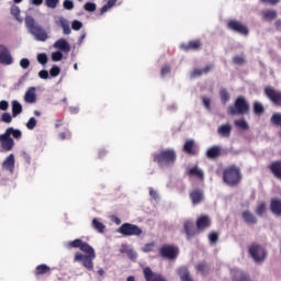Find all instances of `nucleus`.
I'll return each mask as SVG.
<instances>
[{"mask_svg": "<svg viewBox=\"0 0 281 281\" xmlns=\"http://www.w3.org/2000/svg\"><path fill=\"white\" fill-rule=\"evenodd\" d=\"M4 133H8L9 137L12 135L14 139H21L23 137L21 130H14V127H8Z\"/></svg>", "mask_w": 281, "mask_h": 281, "instance_id": "29", "label": "nucleus"}, {"mask_svg": "<svg viewBox=\"0 0 281 281\" xmlns=\"http://www.w3.org/2000/svg\"><path fill=\"white\" fill-rule=\"evenodd\" d=\"M80 251H83V254H86V256L95 255V250L93 249V247H91V245H89L88 243H85V241L81 245Z\"/></svg>", "mask_w": 281, "mask_h": 281, "instance_id": "36", "label": "nucleus"}, {"mask_svg": "<svg viewBox=\"0 0 281 281\" xmlns=\"http://www.w3.org/2000/svg\"><path fill=\"white\" fill-rule=\"evenodd\" d=\"M183 150L188 155H194V153H195L194 151V140L193 139L187 140L184 143Z\"/></svg>", "mask_w": 281, "mask_h": 281, "instance_id": "34", "label": "nucleus"}, {"mask_svg": "<svg viewBox=\"0 0 281 281\" xmlns=\"http://www.w3.org/2000/svg\"><path fill=\"white\" fill-rule=\"evenodd\" d=\"M11 106H12V117H16L18 115H21L23 113V105H21L19 101L13 100L11 102Z\"/></svg>", "mask_w": 281, "mask_h": 281, "instance_id": "25", "label": "nucleus"}, {"mask_svg": "<svg viewBox=\"0 0 281 281\" xmlns=\"http://www.w3.org/2000/svg\"><path fill=\"white\" fill-rule=\"evenodd\" d=\"M209 240L212 245H216L218 243V234L216 233H210L209 234Z\"/></svg>", "mask_w": 281, "mask_h": 281, "instance_id": "54", "label": "nucleus"}, {"mask_svg": "<svg viewBox=\"0 0 281 281\" xmlns=\"http://www.w3.org/2000/svg\"><path fill=\"white\" fill-rule=\"evenodd\" d=\"M117 232L123 236H142L143 234V231L139 226L131 223L122 224Z\"/></svg>", "mask_w": 281, "mask_h": 281, "instance_id": "6", "label": "nucleus"}, {"mask_svg": "<svg viewBox=\"0 0 281 281\" xmlns=\"http://www.w3.org/2000/svg\"><path fill=\"white\" fill-rule=\"evenodd\" d=\"M155 247V241H151L149 244H146L144 247H143V251L145 254H148L149 251H153V248Z\"/></svg>", "mask_w": 281, "mask_h": 281, "instance_id": "57", "label": "nucleus"}, {"mask_svg": "<svg viewBox=\"0 0 281 281\" xmlns=\"http://www.w3.org/2000/svg\"><path fill=\"white\" fill-rule=\"evenodd\" d=\"M262 16L265 21H273L277 19L278 12H276L274 10H266L262 11Z\"/></svg>", "mask_w": 281, "mask_h": 281, "instance_id": "31", "label": "nucleus"}, {"mask_svg": "<svg viewBox=\"0 0 281 281\" xmlns=\"http://www.w3.org/2000/svg\"><path fill=\"white\" fill-rule=\"evenodd\" d=\"M0 120L4 124H11L12 123V114H10V112H4V113H2Z\"/></svg>", "mask_w": 281, "mask_h": 281, "instance_id": "46", "label": "nucleus"}, {"mask_svg": "<svg viewBox=\"0 0 281 281\" xmlns=\"http://www.w3.org/2000/svg\"><path fill=\"white\" fill-rule=\"evenodd\" d=\"M160 256L168 260H175L179 256V248L170 245H165L160 248Z\"/></svg>", "mask_w": 281, "mask_h": 281, "instance_id": "8", "label": "nucleus"}, {"mask_svg": "<svg viewBox=\"0 0 281 281\" xmlns=\"http://www.w3.org/2000/svg\"><path fill=\"white\" fill-rule=\"evenodd\" d=\"M206 156L209 157V159H216V157L221 156V147L213 146L209 148L206 151Z\"/></svg>", "mask_w": 281, "mask_h": 281, "instance_id": "27", "label": "nucleus"}, {"mask_svg": "<svg viewBox=\"0 0 281 281\" xmlns=\"http://www.w3.org/2000/svg\"><path fill=\"white\" fill-rule=\"evenodd\" d=\"M121 254H127L130 260H137V252L126 246L122 247Z\"/></svg>", "mask_w": 281, "mask_h": 281, "instance_id": "30", "label": "nucleus"}, {"mask_svg": "<svg viewBox=\"0 0 281 281\" xmlns=\"http://www.w3.org/2000/svg\"><path fill=\"white\" fill-rule=\"evenodd\" d=\"M217 135H221V137H231V135H232V125L229 123L221 125L217 128Z\"/></svg>", "mask_w": 281, "mask_h": 281, "instance_id": "21", "label": "nucleus"}, {"mask_svg": "<svg viewBox=\"0 0 281 281\" xmlns=\"http://www.w3.org/2000/svg\"><path fill=\"white\" fill-rule=\"evenodd\" d=\"M49 75L53 78H56L57 76H60V68L58 66H53L49 70Z\"/></svg>", "mask_w": 281, "mask_h": 281, "instance_id": "52", "label": "nucleus"}, {"mask_svg": "<svg viewBox=\"0 0 281 281\" xmlns=\"http://www.w3.org/2000/svg\"><path fill=\"white\" fill-rule=\"evenodd\" d=\"M55 49H59L60 52H65L66 54L71 52V46L69 45V42H67L64 38L58 40L54 43Z\"/></svg>", "mask_w": 281, "mask_h": 281, "instance_id": "16", "label": "nucleus"}, {"mask_svg": "<svg viewBox=\"0 0 281 281\" xmlns=\"http://www.w3.org/2000/svg\"><path fill=\"white\" fill-rule=\"evenodd\" d=\"M178 273L181 281H194L192 279V276H190V271L186 267H181L180 269H178Z\"/></svg>", "mask_w": 281, "mask_h": 281, "instance_id": "26", "label": "nucleus"}, {"mask_svg": "<svg viewBox=\"0 0 281 281\" xmlns=\"http://www.w3.org/2000/svg\"><path fill=\"white\" fill-rule=\"evenodd\" d=\"M190 199L193 203V205H199L204 199L203 191L202 190H194L190 193Z\"/></svg>", "mask_w": 281, "mask_h": 281, "instance_id": "20", "label": "nucleus"}, {"mask_svg": "<svg viewBox=\"0 0 281 281\" xmlns=\"http://www.w3.org/2000/svg\"><path fill=\"white\" fill-rule=\"evenodd\" d=\"M0 145L3 150L10 151L14 148V138H11L8 133H3L0 135Z\"/></svg>", "mask_w": 281, "mask_h": 281, "instance_id": "13", "label": "nucleus"}, {"mask_svg": "<svg viewBox=\"0 0 281 281\" xmlns=\"http://www.w3.org/2000/svg\"><path fill=\"white\" fill-rule=\"evenodd\" d=\"M26 128H29V131H34V128H36V119L35 117H31L27 121Z\"/></svg>", "mask_w": 281, "mask_h": 281, "instance_id": "51", "label": "nucleus"}, {"mask_svg": "<svg viewBox=\"0 0 281 281\" xmlns=\"http://www.w3.org/2000/svg\"><path fill=\"white\" fill-rule=\"evenodd\" d=\"M271 124L274 126H281V113H274L270 119Z\"/></svg>", "mask_w": 281, "mask_h": 281, "instance_id": "45", "label": "nucleus"}, {"mask_svg": "<svg viewBox=\"0 0 281 281\" xmlns=\"http://www.w3.org/2000/svg\"><path fill=\"white\" fill-rule=\"evenodd\" d=\"M25 27L35 37V41H47V32L43 29L32 15H26L24 19Z\"/></svg>", "mask_w": 281, "mask_h": 281, "instance_id": "1", "label": "nucleus"}, {"mask_svg": "<svg viewBox=\"0 0 281 281\" xmlns=\"http://www.w3.org/2000/svg\"><path fill=\"white\" fill-rule=\"evenodd\" d=\"M256 215L257 216H263L265 212H267V204H265V202H261L257 209H256Z\"/></svg>", "mask_w": 281, "mask_h": 281, "instance_id": "43", "label": "nucleus"}, {"mask_svg": "<svg viewBox=\"0 0 281 281\" xmlns=\"http://www.w3.org/2000/svg\"><path fill=\"white\" fill-rule=\"evenodd\" d=\"M168 74H170V66H165L161 69V76H168Z\"/></svg>", "mask_w": 281, "mask_h": 281, "instance_id": "62", "label": "nucleus"}, {"mask_svg": "<svg viewBox=\"0 0 281 281\" xmlns=\"http://www.w3.org/2000/svg\"><path fill=\"white\" fill-rule=\"evenodd\" d=\"M270 170L277 177V179L281 180V161H276L270 165Z\"/></svg>", "mask_w": 281, "mask_h": 281, "instance_id": "28", "label": "nucleus"}, {"mask_svg": "<svg viewBox=\"0 0 281 281\" xmlns=\"http://www.w3.org/2000/svg\"><path fill=\"white\" fill-rule=\"evenodd\" d=\"M10 10L12 16H14V19L19 21V23H23V19H21V9L18 5H12Z\"/></svg>", "mask_w": 281, "mask_h": 281, "instance_id": "37", "label": "nucleus"}, {"mask_svg": "<svg viewBox=\"0 0 281 281\" xmlns=\"http://www.w3.org/2000/svg\"><path fill=\"white\" fill-rule=\"evenodd\" d=\"M189 175L191 177H198V179H203V177H205V173H203V170L199 167H192L189 169Z\"/></svg>", "mask_w": 281, "mask_h": 281, "instance_id": "32", "label": "nucleus"}, {"mask_svg": "<svg viewBox=\"0 0 281 281\" xmlns=\"http://www.w3.org/2000/svg\"><path fill=\"white\" fill-rule=\"evenodd\" d=\"M149 196H153V199H157V192L153 190V188H149Z\"/></svg>", "mask_w": 281, "mask_h": 281, "instance_id": "63", "label": "nucleus"}, {"mask_svg": "<svg viewBox=\"0 0 281 281\" xmlns=\"http://www.w3.org/2000/svg\"><path fill=\"white\" fill-rule=\"evenodd\" d=\"M243 218L248 225H256V223H258V218H256V215H254V213L249 211L243 212Z\"/></svg>", "mask_w": 281, "mask_h": 281, "instance_id": "24", "label": "nucleus"}, {"mask_svg": "<svg viewBox=\"0 0 281 281\" xmlns=\"http://www.w3.org/2000/svg\"><path fill=\"white\" fill-rule=\"evenodd\" d=\"M92 227L99 232V234H104V229H106V226L102 224V222H99L98 218L92 220Z\"/></svg>", "mask_w": 281, "mask_h": 281, "instance_id": "33", "label": "nucleus"}, {"mask_svg": "<svg viewBox=\"0 0 281 281\" xmlns=\"http://www.w3.org/2000/svg\"><path fill=\"white\" fill-rule=\"evenodd\" d=\"M59 3L60 0H45L46 8H49L50 10H56Z\"/></svg>", "mask_w": 281, "mask_h": 281, "instance_id": "44", "label": "nucleus"}, {"mask_svg": "<svg viewBox=\"0 0 281 281\" xmlns=\"http://www.w3.org/2000/svg\"><path fill=\"white\" fill-rule=\"evenodd\" d=\"M228 27L233 32H237V34H241L243 36H247V34H249V29L247 27V25L243 24L238 20H231L228 22Z\"/></svg>", "mask_w": 281, "mask_h": 281, "instance_id": "9", "label": "nucleus"}, {"mask_svg": "<svg viewBox=\"0 0 281 281\" xmlns=\"http://www.w3.org/2000/svg\"><path fill=\"white\" fill-rule=\"evenodd\" d=\"M71 27L72 30H75V32H79V30H82V22L74 20L71 23Z\"/></svg>", "mask_w": 281, "mask_h": 281, "instance_id": "53", "label": "nucleus"}, {"mask_svg": "<svg viewBox=\"0 0 281 281\" xmlns=\"http://www.w3.org/2000/svg\"><path fill=\"white\" fill-rule=\"evenodd\" d=\"M202 102H203L205 109H207V111H210L211 104H212V101L210 100V98L203 97V98H202Z\"/></svg>", "mask_w": 281, "mask_h": 281, "instance_id": "59", "label": "nucleus"}, {"mask_svg": "<svg viewBox=\"0 0 281 281\" xmlns=\"http://www.w3.org/2000/svg\"><path fill=\"white\" fill-rule=\"evenodd\" d=\"M32 5H43V0H31Z\"/></svg>", "mask_w": 281, "mask_h": 281, "instance_id": "64", "label": "nucleus"}, {"mask_svg": "<svg viewBox=\"0 0 281 281\" xmlns=\"http://www.w3.org/2000/svg\"><path fill=\"white\" fill-rule=\"evenodd\" d=\"M24 101L27 104H34L36 102V88L35 87H30L27 91L24 94Z\"/></svg>", "mask_w": 281, "mask_h": 281, "instance_id": "17", "label": "nucleus"}, {"mask_svg": "<svg viewBox=\"0 0 281 281\" xmlns=\"http://www.w3.org/2000/svg\"><path fill=\"white\" fill-rule=\"evenodd\" d=\"M254 113L255 115H262L265 113V105L262 103L255 101L254 102Z\"/></svg>", "mask_w": 281, "mask_h": 281, "instance_id": "39", "label": "nucleus"}, {"mask_svg": "<svg viewBox=\"0 0 281 281\" xmlns=\"http://www.w3.org/2000/svg\"><path fill=\"white\" fill-rule=\"evenodd\" d=\"M248 254L250 258H252L254 262H256V265H262V262L267 260L268 252H267V249L262 247V245H259V244L250 245L248 248Z\"/></svg>", "mask_w": 281, "mask_h": 281, "instance_id": "4", "label": "nucleus"}, {"mask_svg": "<svg viewBox=\"0 0 281 281\" xmlns=\"http://www.w3.org/2000/svg\"><path fill=\"white\" fill-rule=\"evenodd\" d=\"M213 67L214 66H212V65H207L204 68H195L191 72V78H199V76H205V75L210 74V71H212Z\"/></svg>", "mask_w": 281, "mask_h": 281, "instance_id": "19", "label": "nucleus"}, {"mask_svg": "<svg viewBox=\"0 0 281 281\" xmlns=\"http://www.w3.org/2000/svg\"><path fill=\"white\" fill-rule=\"evenodd\" d=\"M240 179L243 177L240 176V168L236 166H231L223 171V181L227 186L234 187L238 186L240 183Z\"/></svg>", "mask_w": 281, "mask_h": 281, "instance_id": "2", "label": "nucleus"}, {"mask_svg": "<svg viewBox=\"0 0 281 281\" xmlns=\"http://www.w3.org/2000/svg\"><path fill=\"white\" fill-rule=\"evenodd\" d=\"M234 123L237 128H241V131H249V124L244 119L236 120Z\"/></svg>", "mask_w": 281, "mask_h": 281, "instance_id": "40", "label": "nucleus"}, {"mask_svg": "<svg viewBox=\"0 0 281 281\" xmlns=\"http://www.w3.org/2000/svg\"><path fill=\"white\" fill-rule=\"evenodd\" d=\"M20 67H21L22 69H29V68H30V59H27V58H22V59L20 60Z\"/></svg>", "mask_w": 281, "mask_h": 281, "instance_id": "56", "label": "nucleus"}, {"mask_svg": "<svg viewBox=\"0 0 281 281\" xmlns=\"http://www.w3.org/2000/svg\"><path fill=\"white\" fill-rule=\"evenodd\" d=\"M227 113L228 115H247L249 113V102L240 95L236 99L234 105L228 106Z\"/></svg>", "mask_w": 281, "mask_h": 281, "instance_id": "3", "label": "nucleus"}, {"mask_svg": "<svg viewBox=\"0 0 281 281\" xmlns=\"http://www.w3.org/2000/svg\"><path fill=\"white\" fill-rule=\"evenodd\" d=\"M83 243L85 241H82V239H75L74 241L69 243V247H72L75 249H81Z\"/></svg>", "mask_w": 281, "mask_h": 281, "instance_id": "49", "label": "nucleus"}, {"mask_svg": "<svg viewBox=\"0 0 281 281\" xmlns=\"http://www.w3.org/2000/svg\"><path fill=\"white\" fill-rule=\"evenodd\" d=\"M212 225V221L210 220V216L202 215L196 220V227L198 229H207Z\"/></svg>", "mask_w": 281, "mask_h": 281, "instance_id": "18", "label": "nucleus"}, {"mask_svg": "<svg viewBox=\"0 0 281 281\" xmlns=\"http://www.w3.org/2000/svg\"><path fill=\"white\" fill-rule=\"evenodd\" d=\"M60 60H63V53L57 50L55 53H52V61L53 63H58Z\"/></svg>", "mask_w": 281, "mask_h": 281, "instance_id": "48", "label": "nucleus"}, {"mask_svg": "<svg viewBox=\"0 0 281 281\" xmlns=\"http://www.w3.org/2000/svg\"><path fill=\"white\" fill-rule=\"evenodd\" d=\"M47 54L41 53L37 55V63H40V65H47Z\"/></svg>", "mask_w": 281, "mask_h": 281, "instance_id": "47", "label": "nucleus"}, {"mask_svg": "<svg viewBox=\"0 0 281 281\" xmlns=\"http://www.w3.org/2000/svg\"><path fill=\"white\" fill-rule=\"evenodd\" d=\"M63 7L65 8V10H74V1L64 0Z\"/></svg>", "mask_w": 281, "mask_h": 281, "instance_id": "55", "label": "nucleus"}, {"mask_svg": "<svg viewBox=\"0 0 281 281\" xmlns=\"http://www.w3.org/2000/svg\"><path fill=\"white\" fill-rule=\"evenodd\" d=\"M49 271H52V269L47 265H44V263L37 266L35 269L36 276H43L45 273H49Z\"/></svg>", "mask_w": 281, "mask_h": 281, "instance_id": "38", "label": "nucleus"}, {"mask_svg": "<svg viewBox=\"0 0 281 281\" xmlns=\"http://www.w3.org/2000/svg\"><path fill=\"white\" fill-rule=\"evenodd\" d=\"M38 78H41L42 80H47V78H49V72L47 70H41L38 72Z\"/></svg>", "mask_w": 281, "mask_h": 281, "instance_id": "61", "label": "nucleus"}, {"mask_svg": "<svg viewBox=\"0 0 281 281\" xmlns=\"http://www.w3.org/2000/svg\"><path fill=\"white\" fill-rule=\"evenodd\" d=\"M0 63L1 65H12L14 63V59L12 58V53H10V49L7 48L5 45L0 44Z\"/></svg>", "mask_w": 281, "mask_h": 281, "instance_id": "11", "label": "nucleus"}, {"mask_svg": "<svg viewBox=\"0 0 281 281\" xmlns=\"http://www.w3.org/2000/svg\"><path fill=\"white\" fill-rule=\"evenodd\" d=\"M83 10L86 12H95V10H98V4H95V2H86Z\"/></svg>", "mask_w": 281, "mask_h": 281, "instance_id": "42", "label": "nucleus"}, {"mask_svg": "<svg viewBox=\"0 0 281 281\" xmlns=\"http://www.w3.org/2000/svg\"><path fill=\"white\" fill-rule=\"evenodd\" d=\"M265 93L271 102H273L277 106H281V91H278L271 87L265 89Z\"/></svg>", "mask_w": 281, "mask_h": 281, "instance_id": "12", "label": "nucleus"}, {"mask_svg": "<svg viewBox=\"0 0 281 281\" xmlns=\"http://www.w3.org/2000/svg\"><path fill=\"white\" fill-rule=\"evenodd\" d=\"M14 154H10L4 161L2 162V168H4V170L10 171L11 175L14 173Z\"/></svg>", "mask_w": 281, "mask_h": 281, "instance_id": "15", "label": "nucleus"}, {"mask_svg": "<svg viewBox=\"0 0 281 281\" xmlns=\"http://www.w3.org/2000/svg\"><path fill=\"white\" fill-rule=\"evenodd\" d=\"M183 232L187 236V240H192V238L196 236V228H194V223H192L190 220L184 221Z\"/></svg>", "mask_w": 281, "mask_h": 281, "instance_id": "14", "label": "nucleus"}, {"mask_svg": "<svg viewBox=\"0 0 281 281\" xmlns=\"http://www.w3.org/2000/svg\"><path fill=\"white\" fill-rule=\"evenodd\" d=\"M270 210L276 216H281V200L274 199L270 202Z\"/></svg>", "mask_w": 281, "mask_h": 281, "instance_id": "22", "label": "nucleus"}, {"mask_svg": "<svg viewBox=\"0 0 281 281\" xmlns=\"http://www.w3.org/2000/svg\"><path fill=\"white\" fill-rule=\"evenodd\" d=\"M143 276L145 278V281H168L166 277L161 276V273L154 272L150 267L144 268Z\"/></svg>", "mask_w": 281, "mask_h": 281, "instance_id": "10", "label": "nucleus"}, {"mask_svg": "<svg viewBox=\"0 0 281 281\" xmlns=\"http://www.w3.org/2000/svg\"><path fill=\"white\" fill-rule=\"evenodd\" d=\"M196 269H198V271L205 273L207 271V263L201 262L198 265Z\"/></svg>", "mask_w": 281, "mask_h": 281, "instance_id": "58", "label": "nucleus"}, {"mask_svg": "<svg viewBox=\"0 0 281 281\" xmlns=\"http://www.w3.org/2000/svg\"><path fill=\"white\" fill-rule=\"evenodd\" d=\"M59 25L63 29V34L69 36L71 34V27L69 26V21L63 16L58 18Z\"/></svg>", "mask_w": 281, "mask_h": 281, "instance_id": "23", "label": "nucleus"}, {"mask_svg": "<svg viewBox=\"0 0 281 281\" xmlns=\"http://www.w3.org/2000/svg\"><path fill=\"white\" fill-rule=\"evenodd\" d=\"M220 98L223 104H227V102H229V92H227V89L220 90Z\"/></svg>", "mask_w": 281, "mask_h": 281, "instance_id": "41", "label": "nucleus"}, {"mask_svg": "<svg viewBox=\"0 0 281 281\" xmlns=\"http://www.w3.org/2000/svg\"><path fill=\"white\" fill-rule=\"evenodd\" d=\"M154 160L159 166H170L177 161V151L175 149H165L154 156Z\"/></svg>", "mask_w": 281, "mask_h": 281, "instance_id": "5", "label": "nucleus"}, {"mask_svg": "<svg viewBox=\"0 0 281 281\" xmlns=\"http://www.w3.org/2000/svg\"><path fill=\"white\" fill-rule=\"evenodd\" d=\"M9 108H10V103H8V101L5 100L0 101V111H8Z\"/></svg>", "mask_w": 281, "mask_h": 281, "instance_id": "60", "label": "nucleus"}, {"mask_svg": "<svg viewBox=\"0 0 281 281\" xmlns=\"http://www.w3.org/2000/svg\"><path fill=\"white\" fill-rule=\"evenodd\" d=\"M233 63L235 65H244L245 64V56L243 55H236L233 57Z\"/></svg>", "mask_w": 281, "mask_h": 281, "instance_id": "50", "label": "nucleus"}, {"mask_svg": "<svg viewBox=\"0 0 281 281\" xmlns=\"http://www.w3.org/2000/svg\"><path fill=\"white\" fill-rule=\"evenodd\" d=\"M201 47V42L199 41H192V42H189V44H181V48L182 49H200Z\"/></svg>", "mask_w": 281, "mask_h": 281, "instance_id": "35", "label": "nucleus"}, {"mask_svg": "<svg viewBox=\"0 0 281 281\" xmlns=\"http://www.w3.org/2000/svg\"><path fill=\"white\" fill-rule=\"evenodd\" d=\"M93 260H95V255H82L81 252H76L74 262H81L82 267L91 271L93 270Z\"/></svg>", "mask_w": 281, "mask_h": 281, "instance_id": "7", "label": "nucleus"}]
</instances>
